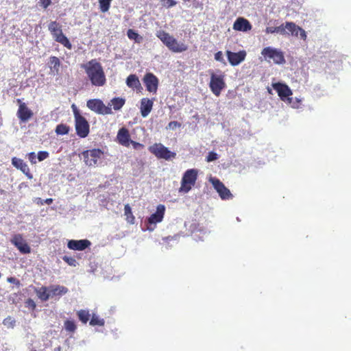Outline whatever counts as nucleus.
Here are the masks:
<instances>
[{
    "instance_id": "obj_6",
    "label": "nucleus",
    "mask_w": 351,
    "mask_h": 351,
    "mask_svg": "<svg viewBox=\"0 0 351 351\" xmlns=\"http://www.w3.org/2000/svg\"><path fill=\"white\" fill-rule=\"evenodd\" d=\"M198 176V171L195 169L186 170L182 178L181 186L179 192L186 193L189 192L195 184Z\"/></svg>"
},
{
    "instance_id": "obj_30",
    "label": "nucleus",
    "mask_w": 351,
    "mask_h": 351,
    "mask_svg": "<svg viewBox=\"0 0 351 351\" xmlns=\"http://www.w3.org/2000/svg\"><path fill=\"white\" fill-rule=\"evenodd\" d=\"M65 330L69 332L73 333L77 329V326L73 320L67 319L64 323Z\"/></svg>"
},
{
    "instance_id": "obj_28",
    "label": "nucleus",
    "mask_w": 351,
    "mask_h": 351,
    "mask_svg": "<svg viewBox=\"0 0 351 351\" xmlns=\"http://www.w3.org/2000/svg\"><path fill=\"white\" fill-rule=\"evenodd\" d=\"M124 212H125V215L126 217H125L126 221L130 224L134 223L135 217L132 214V208L129 204L125 205Z\"/></svg>"
},
{
    "instance_id": "obj_47",
    "label": "nucleus",
    "mask_w": 351,
    "mask_h": 351,
    "mask_svg": "<svg viewBox=\"0 0 351 351\" xmlns=\"http://www.w3.org/2000/svg\"><path fill=\"white\" fill-rule=\"evenodd\" d=\"M266 34H274L276 33V27H267L265 30Z\"/></svg>"
},
{
    "instance_id": "obj_38",
    "label": "nucleus",
    "mask_w": 351,
    "mask_h": 351,
    "mask_svg": "<svg viewBox=\"0 0 351 351\" xmlns=\"http://www.w3.org/2000/svg\"><path fill=\"white\" fill-rule=\"evenodd\" d=\"M50 63L55 69L58 68L60 64L59 58L56 56H51L50 58Z\"/></svg>"
},
{
    "instance_id": "obj_7",
    "label": "nucleus",
    "mask_w": 351,
    "mask_h": 351,
    "mask_svg": "<svg viewBox=\"0 0 351 351\" xmlns=\"http://www.w3.org/2000/svg\"><path fill=\"white\" fill-rule=\"evenodd\" d=\"M149 151L158 159H165L166 160L175 158L176 153L171 152L167 147L162 143H154L149 147Z\"/></svg>"
},
{
    "instance_id": "obj_12",
    "label": "nucleus",
    "mask_w": 351,
    "mask_h": 351,
    "mask_svg": "<svg viewBox=\"0 0 351 351\" xmlns=\"http://www.w3.org/2000/svg\"><path fill=\"white\" fill-rule=\"evenodd\" d=\"M11 243L19 250L22 254H26L31 252V248L27 243L23 239V236L20 234H14Z\"/></svg>"
},
{
    "instance_id": "obj_20",
    "label": "nucleus",
    "mask_w": 351,
    "mask_h": 351,
    "mask_svg": "<svg viewBox=\"0 0 351 351\" xmlns=\"http://www.w3.org/2000/svg\"><path fill=\"white\" fill-rule=\"evenodd\" d=\"M91 245L90 241L87 239L70 240L67 246L70 250L82 251Z\"/></svg>"
},
{
    "instance_id": "obj_17",
    "label": "nucleus",
    "mask_w": 351,
    "mask_h": 351,
    "mask_svg": "<svg viewBox=\"0 0 351 351\" xmlns=\"http://www.w3.org/2000/svg\"><path fill=\"white\" fill-rule=\"evenodd\" d=\"M285 30L287 29L292 36H298L300 35L301 38L304 40L306 38L305 31L300 27L295 25L293 22H285Z\"/></svg>"
},
{
    "instance_id": "obj_40",
    "label": "nucleus",
    "mask_w": 351,
    "mask_h": 351,
    "mask_svg": "<svg viewBox=\"0 0 351 351\" xmlns=\"http://www.w3.org/2000/svg\"><path fill=\"white\" fill-rule=\"evenodd\" d=\"M217 159V154L215 152H210L206 156L207 162H212Z\"/></svg>"
},
{
    "instance_id": "obj_46",
    "label": "nucleus",
    "mask_w": 351,
    "mask_h": 351,
    "mask_svg": "<svg viewBox=\"0 0 351 351\" xmlns=\"http://www.w3.org/2000/svg\"><path fill=\"white\" fill-rule=\"evenodd\" d=\"M28 158L32 164H36V156L34 152H30L28 154Z\"/></svg>"
},
{
    "instance_id": "obj_23",
    "label": "nucleus",
    "mask_w": 351,
    "mask_h": 351,
    "mask_svg": "<svg viewBox=\"0 0 351 351\" xmlns=\"http://www.w3.org/2000/svg\"><path fill=\"white\" fill-rule=\"evenodd\" d=\"M154 105V101L147 97L141 100L140 110L143 117H146L151 112Z\"/></svg>"
},
{
    "instance_id": "obj_22",
    "label": "nucleus",
    "mask_w": 351,
    "mask_h": 351,
    "mask_svg": "<svg viewBox=\"0 0 351 351\" xmlns=\"http://www.w3.org/2000/svg\"><path fill=\"white\" fill-rule=\"evenodd\" d=\"M252 27L250 21L243 17L238 18L233 24V29L236 31L247 32L251 30Z\"/></svg>"
},
{
    "instance_id": "obj_34",
    "label": "nucleus",
    "mask_w": 351,
    "mask_h": 351,
    "mask_svg": "<svg viewBox=\"0 0 351 351\" xmlns=\"http://www.w3.org/2000/svg\"><path fill=\"white\" fill-rule=\"evenodd\" d=\"M104 324V320L103 319H100L99 317L96 315H93L90 321V325L91 326H103Z\"/></svg>"
},
{
    "instance_id": "obj_44",
    "label": "nucleus",
    "mask_w": 351,
    "mask_h": 351,
    "mask_svg": "<svg viewBox=\"0 0 351 351\" xmlns=\"http://www.w3.org/2000/svg\"><path fill=\"white\" fill-rule=\"evenodd\" d=\"M130 145H132L133 146V148L135 149H141L144 147V145L143 144L134 141L132 140L131 141Z\"/></svg>"
},
{
    "instance_id": "obj_3",
    "label": "nucleus",
    "mask_w": 351,
    "mask_h": 351,
    "mask_svg": "<svg viewBox=\"0 0 351 351\" xmlns=\"http://www.w3.org/2000/svg\"><path fill=\"white\" fill-rule=\"evenodd\" d=\"M75 118V127L76 134L80 138H86L90 132V125L88 121L80 114L75 104L72 105Z\"/></svg>"
},
{
    "instance_id": "obj_21",
    "label": "nucleus",
    "mask_w": 351,
    "mask_h": 351,
    "mask_svg": "<svg viewBox=\"0 0 351 351\" xmlns=\"http://www.w3.org/2000/svg\"><path fill=\"white\" fill-rule=\"evenodd\" d=\"M12 164L14 167L20 169L27 178H32L28 165L22 159L14 157L12 158Z\"/></svg>"
},
{
    "instance_id": "obj_42",
    "label": "nucleus",
    "mask_w": 351,
    "mask_h": 351,
    "mask_svg": "<svg viewBox=\"0 0 351 351\" xmlns=\"http://www.w3.org/2000/svg\"><path fill=\"white\" fill-rule=\"evenodd\" d=\"M25 303L27 306L32 308V310H34L36 307L35 302L31 298L27 299Z\"/></svg>"
},
{
    "instance_id": "obj_50",
    "label": "nucleus",
    "mask_w": 351,
    "mask_h": 351,
    "mask_svg": "<svg viewBox=\"0 0 351 351\" xmlns=\"http://www.w3.org/2000/svg\"><path fill=\"white\" fill-rule=\"evenodd\" d=\"M61 350V348L60 347H58V348H56L53 351H60Z\"/></svg>"
},
{
    "instance_id": "obj_39",
    "label": "nucleus",
    "mask_w": 351,
    "mask_h": 351,
    "mask_svg": "<svg viewBox=\"0 0 351 351\" xmlns=\"http://www.w3.org/2000/svg\"><path fill=\"white\" fill-rule=\"evenodd\" d=\"M49 154L46 151H40L38 153V159L39 161H43L49 157Z\"/></svg>"
},
{
    "instance_id": "obj_15",
    "label": "nucleus",
    "mask_w": 351,
    "mask_h": 351,
    "mask_svg": "<svg viewBox=\"0 0 351 351\" xmlns=\"http://www.w3.org/2000/svg\"><path fill=\"white\" fill-rule=\"evenodd\" d=\"M246 55V51L244 50L239 51V52L226 51L228 60L232 66H237L242 62L245 60Z\"/></svg>"
},
{
    "instance_id": "obj_35",
    "label": "nucleus",
    "mask_w": 351,
    "mask_h": 351,
    "mask_svg": "<svg viewBox=\"0 0 351 351\" xmlns=\"http://www.w3.org/2000/svg\"><path fill=\"white\" fill-rule=\"evenodd\" d=\"M62 260L65 263H66L69 265L75 267L76 265H77L76 260L74 258H73V257H70V256H64L62 257Z\"/></svg>"
},
{
    "instance_id": "obj_18",
    "label": "nucleus",
    "mask_w": 351,
    "mask_h": 351,
    "mask_svg": "<svg viewBox=\"0 0 351 351\" xmlns=\"http://www.w3.org/2000/svg\"><path fill=\"white\" fill-rule=\"evenodd\" d=\"M117 139L120 145L128 147L132 141L129 130L124 127L120 128L117 132Z\"/></svg>"
},
{
    "instance_id": "obj_2",
    "label": "nucleus",
    "mask_w": 351,
    "mask_h": 351,
    "mask_svg": "<svg viewBox=\"0 0 351 351\" xmlns=\"http://www.w3.org/2000/svg\"><path fill=\"white\" fill-rule=\"evenodd\" d=\"M156 36L173 52L180 53L188 49L186 45L179 43L175 38L164 30L158 31Z\"/></svg>"
},
{
    "instance_id": "obj_36",
    "label": "nucleus",
    "mask_w": 351,
    "mask_h": 351,
    "mask_svg": "<svg viewBox=\"0 0 351 351\" xmlns=\"http://www.w3.org/2000/svg\"><path fill=\"white\" fill-rule=\"evenodd\" d=\"M160 1L162 6L168 8L175 6L177 4V2L175 0H160Z\"/></svg>"
},
{
    "instance_id": "obj_26",
    "label": "nucleus",
    "mask_w": 351,
    "mask_h": 351,
    "mask_svg": "<svg viewBox=\"0 0 351 351\" xmlns=\"http://www.w3.org/2000/svg\"><path fill=\"white\" fill-rule=\"evenodd\" d=\"M35 293L41 301L45 302L50 298L49 289L47 287H41L40 288L35 289Z\"/></svg>"
},
{
    "instance_id": "obj_48",
    "label": "nucleus",
    "mask_w": 351,
    "mask_h": 351,
    "mask_svg": "<svg viewBox=\"0 0 351 351\" xmlns=\"http://www.w3.org/2000/svg\"><path fill=\"white\" fill-rule=\"evenodd\" d=\"M53 201V199H52V198H47V199H46L45 200V204H48V205H49V204H52Z\"/></svg>"
},
{
    "instance_id": "obj_41",
    "label": "nucleus",
    "mask_w": 351,
    "mask_h": 351,
    "mask_svg": "<svg viewBox=\"0 0 351 351\" xmlns=\"http://www.w3.org/2000/svg\"><path fill=\"white\" fill-rule=\"evenodd\" d=\"M276 33H279L282 35L287 34V31H285V23L281 24L280 26L276 27Z\"/></svg>"
},
{
    "instance_id": "obj_10",
    "label": "nucleus",
    "mask_w": 351,
    "mask_h": 351,
    "mask_svg": "<svg viewBox=\"0 0 351 351\" xmlns=\"http://www.w3.org/2000/svg\"><path fill=\"white\" fill-rule=\"evenodd\" d=\"M86 105L90 110L99 114H110L112 113L111 107L106 106L104 102L99 99H89Z\"/></svg>"
},
{
    "instance_id": "obj_19",
    "label": "nucleus",
    "mask_w": 351,
    "mask_h": 351,
    "mask_svg": "<svg viewBox=\"0 0 351 351\" xmlns=\"http://www.w3.org/2000/svg\"><path fill=\"white\" fill-rule=\"evenodd\" d=\"M165 212V206L162 204H159L156 208V211L151 215L147 219V222L149 224H156L162 221Z\"/></svg>"
},
{
    "instance_id": "obj_16",
    "label": "nucleus",
    "mask_w": 351,
    "mask_h": 351,
    "mask_svg": "<svg viewBox=\"0 0 351 351\" xmlns=\"http://www.w3.org/2000/svg\"><path fill=\"white\" fill-rule=\"evenodd\" d=\"M274 89L278 93L280 99L285 101L289 96L292 95V91L290 88L285 84L280 82L274 83L272 84Z\"/></svg>"
},
{
    "instance_id": "obj_51",
    "label": "nucleus",
    "mask_w": 351,
    "mask_h": 351,
    "mask_svg": "<svg viewBox=\"0 0 351 351\" xmlns=\"http://www.w3.org/2000/svg\"><path fill=\"white\" fill-rule=\"evenodd\" d=\"M30 351H37L36 349L32 348Z\"/></svg>"
},
{
    "instance_id": "obj_49",
    "label": "nucleus",
    "mask_w": 351,
    "mask_h": 351,
    "mask_svg": "<svg viewBox=\"0 0 351 351\" xmlns=\"http://www.w3.org/2000/svg\"><path fill=\"white\" fill-rule=\"evenodd\" d=\"M15 280H16V279H15L14 278H13V277H10V278H8V281L9 282H14L15 281Z\"/></svg>"
},
{
    "instance_id": "obj_1",
    "label": "nucleus",
    "mask_w": 351,
    "mask_h": 351,
    "mask_svg": "<svg viewBox=\"0 0 351 351\" xmlns=\"http://www.w3.org/2000/svg\"><path fill=\"white\" fill-rule=\"evenodd\" d=\"M84 69L91 84L95 86H103L106 84V77L104 68L96 59H92L81 65Z\"/></svg>"
},
{
    "instance_id": "obj_45",
    "label": "nucleus",
    "mask_w": 351,
    "mask_h": 351,
    "mask_svg": "<svg viewBox=\"0 0 351 351\" xmlns=\"http://www.w3.org/2000/svg\"><path fill=\"white\" fill-rule=\"evenodd\" d=\"M39 3L43 8L46 9L49 5H51V0H39Z\"/></svg>"
},
{
    "instance_id": "obj_4",
    "label": "nucleus",
    "mask_w": 351,
    "mask_h": 351,
    "mask_svg": "<svg viewBox=\"0 0 351 351\" xmlns=\"http://www.w3.org/2000/svg\"><path fill=\"white\" fill-rule=\"evenodd\" d=\"M209 73L210 75L209 88L216 97H219L221 91L226 87L225 82L226 75L221 71H218L219 74L215 73L213 71H210Z\"/></svg>"
},
{
    "instance_id": "obj_25",
    "label": "nucleus",
    "mask_w": 351,
    "mask_h": 351,
    "mask_svg": "<svg viewBox=\"0 0 351 351\" xmlns=\"http://www.w3.org/2000/svg\"><path fill=\"white\" fill-rule=\"evenodd\" d=\"M126 84L132 89L140 90L142 88L138 77L134 74H131L127 77Z\"/></svg>"
},
{
    "instance_id": "obj_9",
    "label": "nucleus",
    "mask_w": 351,
    "mask_h": 351,
    "mask_svg": "<svg viewBox=\"0 0 351 351\" xmlns=\"http://www.w3.org/2000/svg\"><path fill=\"white\" fill-rule=\"evenodd\" d=\"M84 162L89 167L95 166L98 160L101 159L104 156V152L97 148L85 150L82 152Z\"/></svg>"
},
{
    "instance_id": "obj_8",
    "label": "nucleus",
    "mask_w": 351,
    "mask_h": 351,
    "mask_svg": "<svg viewBox=\"0 0 351 351\" xmlns=\"http://www.w3.org/2000/svg\"><path fill=\"white\" fill-rule=\"evenodd\" d=\"M261 55L267 61L273 60L274 63L276 64H282L285 62V59L283 53L275 48L267 47L263 49Z\"/></svg>"
},
{
    "instance_id": "obj_13",
    "label": "nucleus",
    "mask_w": 351,
    "mask_h": 351,
    "mask_svg": "<svg viewBox=\"0 0 351 351\" xmlns=\"http://www.w3.org/2000/svg\"><path fill=\"white\" fill-rule=\"evenodd\" d=\"M143 82L146 89L149 93H156L159 81L158 77L152 73H147L144 75Z\"/></svg>"
},
{
    "instance_id": "obj_5",
    "label": "nucleus",
    "mask_w": 351,
    "mask_h": 351,
    "mask_svg": "<svg viewBox=\"0 0 351 351\" xmlns=\"http://www.w3.org/2000/svg\"><path fill=\"white\" fill-rule=\"evenodd\" d=\"M48 29L56 42L69 50L72 49L73 46L69 38L63 34L62 26L59 23L56 21H51L48 25Z\"/></svg>"
},
{
    "instance_id": "obj_31",
    "label": "nucleus",
    "mask_w": 351,
    "mask_h": 351,
    "mask_svg": "<svg viewBox=\"0 0 351 351\" xmlns=\"http://www.w3.org/2000/svg\"><path fill=\"white\" fill-rule=\"evenodd\" d=\"M69 126L66 124H58L56 128V133L58 135H64L67 134L69 132Z\"/></svg>"
},
{
    "instance_id": "obj_43",
    "label": "nucleus",
    "mask_w": 351,
    "mask_h": 351,
    "mask_svg": "<svg viewBox=\"0 0 351 351\" xmlns=\"http://www.w3.org/2000/svg\"><path fill=\"white\" fill-rule=\"evenodd\" d=\"M215 59L217 60V61H219V62H223L225 63L224 62V59H223V53L221 51H217L215 54Z\"/></svg>"
},
{
    "instance_id": "obj_14",
    "label": "nucleus",
    "mask_w": 351,
    "mask_h": 351,
    "mask_svg": "<svg viewBox=\"0 0 351 351\" xmlns=\"http://www.w3.org/2000/svg\"><path fill=\"white\" fill-rule=\"evenodd\" d=\"M211 182L222 199H229L232 197L230 190L219 179L213 178L211 179Z\"/></svg>"
},
{
    "instance_id": "obj_33",
    "label": "nucleus",
    "mask_w": 351,
    "mask_h": 351,
    "mask_svg": "<svg viewBox=\"0 0 351 351\" xmlns=\"http://www.w3.org/2000/svg\"><path fill=\"white\" fill-rule=\"evenodd\" d=\"M98 1H99L100 10L104 13L108 12L110 7V3L112 0H98Z\"/></svg>"
},
{
    "instance_id": "obj_27",
    "label": "nucleus",
    "mask_w": 351,
    "mask_h": 351,
    "mask_svg": "<svg viewBox=\"0 0 351 351\" xmlns=\"http://www.w3.org/2000/svg\"><path fill=\"white\" fill-rule=\"evenodd\" d=\"M125 99L121 97H114L111 99L110 104L114 110H119L125 104Z\"/></svg>"
},
{
    "instance_id": "obj_32",
    "label": "nucleus",
    "mask_w": 351,
    "mask_h": 351,
    "mask_svg": "<svg viewBox=\"0 0 351 351\" xmlns=\"http://www.w3.org/2000/svg\"><path fill=\"white\" fill-rule=\"evenodd\" d=\"M127 36L130 40H134L136 43H141L143 38L139 34L132 29H129L127 32Z\"/></svg>"
},
{
    "instance_id": "obj_11",
    "label": "nucleus",
    "mask_w": 351,
    "mask_h": 351,
    "mask_svg": "<svg viewBox=\"0 0 351 351\" xmlns=\"http://www.w3.org/2000/svg\"><path fill=\"white\" fill-rule=\"evenodd\" d=\"M19 108L16 112L19 119L23 123L28 121L34 115L33 112L27 106L26 104L17 99Z\"/></svg>"
},
{
    "instance_id": "obj_29",
    "label": "nucleus",
    "mask_w": 351,
    "mask_h": 351,
    "mask_svg": "<svg viewBox=\"0 0 351 351\" xmlns=\"http://www.w3.org/2000/svg\"><path fill=\"white\" fill-rule=\"evenodd\" d=\"M79 319L83 323L86 324L90 318L88 311L81 309L77 312Z\"/></svg>"
},
{
    "instance_id": "obj_24",
    "label": "nucleus",
    "mask_w": 351,
    "mask_h": 351,
    "mask_svg": "<svg viewBox=\"0 0 351 351\" xmlns=\"http://www.w3.org/2000/svg\"><path fill=\"white\" fill-rule=\"evenodd\" d=\"M50 298L55 296H61L68 292V289L64 286L51 285L48 287Z\"/></svg>"
},
{
    "instance_id": "obj_37",
    "label": "nucleus",
    "mask_w": 351,
    "mask_h": 351,
    "mask_svg": "<svg viewBox=\"0 0 351 351\" xmlns=\"http://www.w3.org/2000/svg\"><path fill=\"white\" fill-rule=\"evenodd\" d=\"M182 126V124L176 121H171L169 123L167 128L169 130H176L177 128H180Z\"/></svg>"
}]
</instances>
